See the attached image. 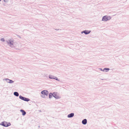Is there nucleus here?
Returning a JSON list of instances; mask_svg holds the SVG:
<instances>
[{"mask_svg":"<svg viewBox=\"0 0 129 129\" xmlns=\"http://www.w3.org/2000/svg\"><path fill=\"white\" fill-rule=\"evenodd\" d=\"M8 44L10 46H13L14 43V40L13 39H11L7 42Z\"/></svg>","mask_w":129,"mask_h":129,"instance_id":"nucleus-1","label":"nucleus"},{"mask_svg":"<svg viewBox=\"0 0 129 129\" xmlns=\"http://www.w3.org/2000/svg\"><path fill=\"white\" fill-rule=\"evenodd\" d=\"M1 125L5 127H7L11 125V124L9 122H2Z\"/></svg>","mask_w":129,"mask_h":129,"instance_id":"nucleus-2","label":"nucleus"},{"mask_svg":"<svg viewBox=\"0 0 129 129\" xmlns=\"http://www.w3.org/2000/svg\"><path fill=\"white\" fill-rule=\"evenodd\" d=\"M110 19V17L107 16H104L102 19V21H107Z\"/></svg>","mask_w":129,"mask_h":129,"instance_id":"nucleus-3","label":"nucleus"},{"mask_svg":"<svg viewBox=\"0 0 129 129\" xmlns=\"http://www.w3.org/2000/svg\"><path fill=\"white\" fill-rule=\"evenodd\" d=\"M41 93L43 95H47L48 94V91L46 90L43 91L41 92Z\"/></svg>","mask_w":129,"mask_h":129,"instance_id":"nucleus-4","label":"nucleus"},{"mask_svg":"<svg viewBox=\"0 0 129 129\" xmlns=\"http://www.w3.org/2000/svg\"><path fill=\"white\" fill-rule=\"evenodd\" d=\"M53 96L56 99H58L60 98V97L57 93H53Z\"/></svg>","mask_w":129,"mask_h":129,"instance_id":"nucleus-5","label":"nucleus"},{"mask_svg":"<svg viewBox=\"0 0 129 129\" xmlns=\"http://www.w3.org/2000/svg\"><path fill=\"white\" fill-rule=\"evenodd\" d=\"M87 121L86 119H84L82 122V123L84 124H85L87 123Z\"/></svg>","mask_w":129,"mask_h":129,"instance_id":"nucleus-6","label":"nucleus"},{"mask_svg":"<svg viewBox=\"0 0 129 129\" xmlns=\"http://www.w3.org/2000/svg\"><path fill=\"white\" fill-rule=\"evenodd\" d=\"M20 111L22 113V115H25L26 114V113L23 110H20Z\"/></svg>","mask_w":129,"mask_h":129,"instance_id":"nucleus-7","label":"nucleus"},{"mask_svg":"<svg viewBox=\"0 0 129 129\" xmlns=\"http://www.w3.org/2000/svg\"><path fill=\"white\" fill-rule=\"evenodd\" d=\"M74 113H71L69 115H68V117H73L74 116Z\"/></svg>","mask_w":129,"mask_h":129,"instance_id":"nucleus-8","label":"nucleus"},{"mask_svg":"<svg viewBox=\"0 0 129 129\" xmlns=\"http://www.w3.org/2000/svg\"><path fill=\"white\" fill-rule=\"evenodd\" d=\"M83 32L86 34H89L90 32V31L89 30H85L84 31H83Z\"/></svg>","mask_w":129,"mask_h":129,"instance_id":"nucleus-9","label":"nucleus"},{"mask_svg":"<svg viewBox=\"0 0 129 129\" xmlns=\"http://www.w3.org/2000/svg\"><path fill=\"white\" fill-rule=\"evenodd\" d=\"M14 95L17 96H19L18 93L17 92H15L14 93Z\"/></svg>","mask_w":129,"mask_h":129,"instance_id":"nucleus-10","label":"nucleus"},{"mask_svg":"<svg viewBox=\"0 0 129 129\" xmlns=\"http://www.w3.org/2000/svg\"><path fill=\"white\" fill-rule=\"evenodd\" d=\"M23 100H24V101H28L29 100L28 99L24 98Z\"/></svg>","mask_w":129,"mask_h":129,"instance_id":"nucleus-11","label":"nucleus"},{"mask_svg":"<svg viewBox=\"0 0 129 129\" xmlns=\"http://www.w3.org/2000/svg\"><path fill=\"white\" fill-rule=\"evenodd\" d=\"M109 70V68H104V69L103 71H104V70H105L106 71V72H107Z\"/></svg>","mask_w":129,"mask_h":129,"instance_id":"nucleus-12","label":"nucleus"},{"mask_svg":"<svg viewBox=\"0 0 129 129\" xmlns=\"http://www.w3.org/2000/svg\"><path fill=\"white\" fill-rule=\"evenodd\" d=\"M53 96V94L52 93H50L49 95V97L50 98H51L52 96Z\"/></svg>","mask_w":129,"mask_h":129,"instance_id":"nucleus-13","label":"nucleus"},{"mask_svg":"<svg viewBox=\"0 0 129 129\" xmlns=\"http://www.w3.org/2000/svg\"><path fill=\"white\" fill-rule=\"evenodd\" d=\"M19 98L21 99V100H23L24 97H22V96L21 95H20L19 96Z\"/></svg>","mask_w":129,"mask_h":129,"instance_id":"nucleus-14","label":"nucleus"},{"mask_svg":"<svg viewBox=\"0 0 129 129\" xmlns=\"http://www.w3.org/2000/svg\"><path fill=\"white\" fill-rule=\"evenodd\" d=\"M8 80L9 81L8 82L9 83H12L13 82V81L12 80Z\"/></svg>","mask_w":129,"mask_h":129,"instance_id":"nucleus-15","label":"nucleus"},{"mask_svg":"<svg viewBox=\"0 0 129 129\" xmlns=\"http://www.w3.org/2000/svg\"><path fill=\"white\" fill-rule=\"evenodd\" d=\"M49 78L51 79H56V77H55V78H54L53 77H51V76H49Z\"/></svg>","mask_w":129,"mask_h":129,"instance_id":"nucleus-16","label":"nucleus"},{"mask_svg":"<svg viewBox=\"0 0 129 129\" xmlns=\"http://www.w3.org/2000/svg\"><path fill=\"white\" fill-rule=\"evenodd\" d=\"M1 40L3 42H4L5 41L4 39L3 38H2L1 39Z\"/></svg>","mask_w":129,"mask_h":129,"instance_id":"nucleus-17","label":"nucleus"},{"mask_svg":"<svg viewBox=\"0 0 129 129\" xmlns=\"http://www.w3.org/2000/svg\"><path fill=\"white\" fill-rule=\"evenodd\" d=\"M4 0V1L5 2H7L8 1V0Z\"/></svg>","mask_w":129,"mask_h":129,"instance_id":"nucleus-18","label":"nucleus"},{"mask_svg":"<svg viewBox=\"0 0 129 129\" xmlns=\"http://www.w3.org/2000/svg\"><path fill=\"white\" fill-rule=\"evenodd\" d=\"M1 0H0V1H1Z\"/></svg>","mask_w":129,"mask_h":129,"instance_id":"nucleus-19","label":"nucleus"}]
</instances>
